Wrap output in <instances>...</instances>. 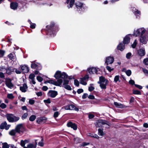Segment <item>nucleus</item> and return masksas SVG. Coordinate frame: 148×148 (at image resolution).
<instances>
[{"instance_id":"1","label":"nucleus","mask_w":148,"mask_h":148,"mask_svg":"<svg viewBox=\"0 0 148 148\" xmlns=\"http://www.w3.org/2000/svg\"><path fill=\"white\" fill-rule=\"evenodd\" d=\"M59 28L58 25L55 22L51 21L49 24L46 26V28L42 29L41 32L45 31L46 35L51 37H54L56 34V32L58 31Z\"/></svg>"},{"instance_id":"2","label":"nucleus","mask_w":148,"mask_h":148,"mask_svg":"<svg viewBox=\"0 0 148 148\" xmlns=\"http://www.w3.org/2000/svg\"><path fill=\"white\" fill-rule=\"evenodd\" d=\"M132 36V34H129L125 36L123 40V43H120L117 46V48L118 50L121 51H123L125 48V44H127L130 42V36Z\"/></svg>"},{"instance_id":"3","label":"nucleus","mask_w":148,"mask_h":148,"mask_svg":"<svg viewBox=\"0 0 148 148\" xmlns=\"http://www.w3.org/2000/svg\"><path fill=\"white\" fill-rule=\"evenodd\" d=\"M98 83L100 84V86L101 88L105 89L106 85L108 83V81L104 77L101 76L99 77V81L98 82Z\"/></svg>"},{"instance_id":"4","label":"nucleus","mask_w":148,"mask_h":148,"mask_svg":"<svg viewBox=\"0 0 148 148\" xmlns=\"http://www.w3.org/2000/svg\"><path fill=\"white\" fill-rule=\"evenodd\" d=\"M146 30L145 29L143 28H141L138 29L136 30H134V33L132 35V36H133L136 37H138L140 36L141 35H143L145 32Z\"/></svg>"},{"instance_id":"5","label":"nucleus","mask_w":148,"mask_h":148,"mask_svg":"<svg viewBox=\"0 0 148 148\" xmlns=\"http://www.w3.org/2000/svg\"><path fill=\"white\" fill-rule=\"evenodd\" d=\"M18 62L17 60L15 54L14 52L10 53V64L11 65H17Z\"/></svg>"},{"instance_id":"6","label":"nucleus","mask_w":148,"mask_h":148,"mask_svg":"<svg viewBox=\"0 0 148 148\" xmlns=\"http://www.w3.org/2000/svg\"><path fill=\"white\" fill-rule=\"evenodd\" d=\"M140 42L143 44H146L148 40L147 35L145 34L140 35Z\"/></svg>"},{"instance_id":"7","label":"nucleus","mask_w":148,"mask_h":148,"mask_svg":"<svg viewBox=\"0 0 148 148\" xmlns=\"http://www.w3.org/2000/svg\"><path fill=\"white\" fill-rule=\"evenodd\" d=\"M107 121L101 119L97 121L96 123L95 126L97 127H101L103 125L107 124Z\"/></svg>"},{"instance_id":"8","label":"nucleus","mask_w":148,"mask_h":148,"mask_svg":"<svg viewBox=\"0 0 148 148\" xmlns=\"http://www.w3.org/2000/svg\"><path fill=\"white\" fill-rule=\"evenodd\" d=\"M114 58L113 56H109L106 58L105 63L106 65L112 64L114 62Z\"/></svg>"},{"instance_id":"9","label":"nucleus","mask_w":148,"mask_h":148,"mask_svg":"<svg viewBox=\"0 0 148 148\" xmlns=\"http://www.w3.org/2000/svg\"><path fill=\"white\" fill-rule=\"evenodd\" d=\"M69 83V80L64 79V80L62 86L66 89L70 90H72V88L69 85H68Z\"/></svg>"},{"instance_id":"10","label":"nucleus","mask_w":148,"mask_h":148,"mask_svg":"<svg viewBox=\"0 0 148 148\" xmlns=\"http://www.w3.org/2000/svg\"><path fill=\"white\" fill-rule=\"evenodd\" d=\"M58 95V92L55 90H50L47 93L48 96L52 98L55 97Z\"/></svg>"},{"instance_id":"11","label":"nucleus","mask_w":148,"mask_h":148,"mask_svg":"<svg viewBox=\"0 0 148 148\" xmlns=\"http://www.w3.org/2000/svg\"><path fill=\"white\" fill-rule=\"evenodd\" d=\"M75 5L76 7L77 8L78 11H81L82 10V8L83 7L84 4L79 1L76 2Z\"/></svg>"},{"instance_id":"12","label":"nucleus","mask_w":148,"mask_h":148,"mask_svg":"<svg viewBox=\"0 0 148 148\" xmlns=\"http://www.w3.org/2000/svg\"><path fill=\"white\" fill-rule=\"evenodd\" d=\"M18 6V3L16 2H12L10 4V8L14 10L17 9Z\"/></svg>"},{"instance_id":"13","label":"nucleus","mask_w":148,"mask_h":148,"mask_svg":"<svg viewBox=\"0 0 148 148\" xmlns=\"http://www.w3.org/2000/svg\"><path fill=\"white\" fill-rule=\"evenodd\" d=\"M132 10L134 14L136 16V18H139L140 15L141 14L140 11L138 9L135 8H134Z\"/></svg>"},{"instance_id":"14","label":"nucleus","mask_w":148,"mask_h":148,"mask_svg":"<svg viewBox=\"0 0 148 148\" xmlns=\"http://www.w3.org/2000/svg\"><path fill=\"white\" fill-rule=\"evenodd\" d=\"M67 126L69 127H71L75 130L77 129V125L75 123H72L71 122H69L67 124Z\"/></svg>"},{"instance_id":"15","label":"nucleus","mask_w":148,"mask_h":148,"mask_svg":"<svg viewBox=\"0 0 148 148\" xmlns=\"http://www.w3.org/2000/svg\"><path fill=\"white\" fill-rule=\"evenodd\" d=\"M7 123L6 122H4L1 124L0 125V129H3L5 128L6 130H8L9 128V126L8 125L7 126Z\"/></svg>"},{"instance_id":"16","label":"nucleus","mask_w":148,"mask_h":148,"mask_svg":"<svg viewBox=\"0 0 148 148\" xmlns=\"http://www.w3.org/2000/svg\"><path fill=\"white\" fill-rule=\"evenodd\" d=\"M21 69L23 73H27L29 71L28 67L26 65H22L21 67Z\"/></svg>"},{"instance_id":"17","label":"nucleus","mask_w":148,"mask_h":148,"mask_svg":"<svg viewBox=\"0 0 148 148\" xmlns=\"http://www.w3.org/2000/svg\"><path fill=\"white\" fill-rule=\"evenodd\" d=\"M12 114H10V122H16L19 119V118L18 117H16L15 116H11Z\"/></svg>"},{"instance_id":"18","label":"nucleus","mask_w":148,"mask_h":148,"mask_svg":"<svg viewBox=\"0 0 148 148\" xmlns=\"http://www.w3.org/2000/svg\"><path fill=\"white\" fill-rule=\"evenodd\" d=\"M138 54L140 56H143L145 55V49H140L138 51Z\"/></svg>"},{"instance_id":"19","label":"nucleus","mask_w":148,"mask_h":148,"mask_svg":"<svg viewBox=\"0 0 148 148\" xmlns=\"http://www.w3.org/2000/svg\"><path fill=\"white\" fill-rule=\"evenodd\" d=\"M88 73L90 74L96 73L97 71V69L94 67L90 68L87 69Z\"/></svg>"},{"instance_id":"20","label":"nucleus","mask_w":148,"mask_h":148,"mask_svg":"<svg viewBox=\"0 0 148 148\" xmlns=\"http://www.w3.org/2000/svg\"><path fill=\"white\" fill-rule=\"evenodd\" d=\"M35 75L33 74H30L29 76V78L31 80L30 82H32L34 84H36V82L35 81Z\"/></svg>"},{"instance_id":"21","label":"nucleus","mask_w":148,"mask_h":148,"mask_svg":"<svg viewBox=\"0 0 148 148\" xmlns=\"http://www.w3.org/2000/svg\"><path fill=\"white\" fill-rule=\"evenodd\" d=\"M27 88V84H24L22 86H21L20 88V90L23 92H25L26 91Z\"/></svg>"},{"instance_id":"22","label":"nucleus","mask_w":148,"mask_h":148,"mask_svg":"<svg viewBox=\"0 0 148 148\" xmlns=\"http://www.w3.org/2000/svg\"><path fill=\"white\" fill-rule=\"evenodd\" d=\"M114 104L116 107L117 108H123L127 107L117 102H114Z\"/></svg>"},{"instance_id":"23","label":"nucleus","mask_w":148,"mask_h":148,"mask_svg":"<svg viewBox=\"0 0 148 148\" xmlns=\"http://www.w3.org/2000/svg\"><path fill=\"white\" fill-rule=\"evenodd\" d=\"M23 128V125L22 124H19L16 126L15 130L17 132L20 133L21 132L20 130Z\"/></svg>"},{"instance_id":"24","label":"nucleus","mask_w":148,"mask_h":148,"mask_svg":"<svg viewBox=\"0 0 148 148\" xmlns=\"http://www.w3.org/2000/svg\"><path fill=\"white\" fill-rule=\"evenodd\" d=\"M62 74L61 72L60 71H57L55 73L54 77L56 79H58L61 77Z\"/></svg>"},{"instance_id":"25","label":"nucleus","mask_w":148,"mask_h":148,"mask_svg":"<svg viewBox=\"0 0 148 148\" xmlns=\"http://www.w3.org/2000/svg\"><path fill=\"white\" fill-rule=\"evenodd\" d=\"M37 144V142H36V140L35 141V145L33 144L29 143L27 145V147H24V148H36Z\"/></svg>"},{"instance_id":"26","label":"nucleus","mask_w":148,"mask_h":148,"mask_svg":"<svg viewBox=\"0 0 148 148\" xmlns=\"http://www.w3.org/2000/svg\"><path fill=\"white\" fill-rule=\"evenodd\" d=\"M55 85L61 86L62 83V79H58L57 81H56Z\"/></svg>"},{"instance_id":"27","label":"nucleus","mask_w":148,"mask_h":148,"mask_svg":"<svg viewBox=\"0 0 148 148\" xmlns=\"http://www.w3.org/2000/svg\"><path fill=\"white\" fill-rule=\"evenodd\" d=\"M70 105V110H75L76 111H78L79 109L78 108L75 107V106L71 104Z\"/></svg>"},{"instance_id":"28","label":"nucleus","mask_w":148,"mask_h":148,"mask_svg":"<svg viewBox=\"0 0 148 148\" xmlns=\"http://www.w3.org/2000/svg\"><path fill=\"white\" fill-rule=\"evenodd\" d=\"M5 53V51L0 49V58L3 57Z\"/></svg>"},{"instance_id":"29","label":"nucleus","mask_w":148,"mask_h":148,"mask_svg":"<svg viewBox=\"0 0 148 148\" xmlns=\"http://www.w3.org/2000/svg\"><path fill=\"white\" fill-rule=\"evenodd\" d=\"M67 75L64 72L62 73L61 77L62 79H66L67 77Z\"/></svg>"},{"instance_id":"30","label":"nucleus","mask_w":148,"mask_h":148,"mask_svg":"<svg viewBox=\"0 0 148 148\" xmlns=\"http://www.w3.org/2000/svg\"><path fill=\"white\" fill-rule=\"evenodd\" d=\"M36 116L35 115H32L29 118V120L30 121H34L35 119H36Z\"/></svg>"},{"instance_id":"31","label":"nucleus","mask_w":148,"mask_h":148,"mask_svg":"<svg viewBox=\"0 0 148 148\" xmlns=\"http://www.w3.org/2000/svg\"><path fill=\"white\" fill-rule=\"evenodd\" d=\"M98 134L100 136H103V130L102 129H99L98 130Z\"/></svg>"},{"instance_id":"32","label":"nucleus","mask_w":148,"mask_h":148,"mask_svg":"<svg viewBox=\"0 0 148 148\" xmlns=\"http://www.w3.org/2000/svg\"><path fill=\"white\" fill-rule=\"evenodd\" d=\"M2 148H9V146L6 143H2Z\"/></svg>"},{"instance_id":"33","label":"nucleus","mask_w":148,"mask_h":148,"mask_svg":"<svg viewBox=\"0 0 148 148\" xmlns=\"http://www.w3.org/2000/svg\"><path fill=\"white\" fill-rule=\"evenodd\" d=\"M133 93L135 95H141V92L140 91L138 90H133Z\"/></svg>"},{"instance_id":"34","label":"nucleus","mask_w":148,"mask_h":148,"mask_svg":"<svg viewBox=\"0 0 148 148\" xmlns=\"http://www.w3.org/2000/svg\"><path fill=\"white\" fill-rule=\"evenodd\" d=\"M47 82L48 83H49L50 84H51L54 85H55V84L56 83V81L54 80L51 79L48 81H47Z\"/></svg>"},{"instance_id":"35","label":"nucleus","mask_w":148,"mask_h":148,"mask_svg":"<svg viewBox=\"0 0 148 148\" xmlns=\"http://www.w3.org/2000/svg\"><path fill=\"white\" fill-rule=\"evenodd\" d=\"M119 75H116V76L114 78V81L115 82H117V81H119L120 82V81L119 80Z\"/></svg>"},{"instance_id":"36","label":"nucleus","mask_w":148,"mask_h":148,"mask_svg":"<svg viewBox=\"0 0 148 148\" xmlns=\"http://www.w3.org/2000/svg\"><path fill=\"white\" fill-rule=\"evenodd\" d=\"M75 0H71L69 3L70 8H72L75 3Z\"/></svg>"},{"instance_id":"37","label":"nucleus","mask_w":148,"mask_h":148,"mask_svg":"<svg viewBox=\"0 0 148 148\" xmlns=\"http://www.w3.org/2000/svg\"><path fill=\"white\" fill-rule=\"evenodd\" d=\"M84 80H85L83 79L82 78H81L80 80V83L83 85H86L87 84V83L86 82L84 81Z\"/></svg>"},{"instance_id":"38","label":"nucleus","mask_w":148,"mask_h":148,"mask_svg":"<svg viewBox=\"0 0 148 148\" xmlns=\"http://www.w3.org/2000/svg\"><path fill=\"white\" fill-rule=\"evenodd\" d=\"M137 44V41L136 40H135L133 44L132 45V47L133 48H135L136 47Z\"/></svg>"},{"instance_id":"39","label":"nucleus","mask_w":148,"mask_h":148,"mask_svg":"<svg viewBox=\"0 0 148 148\" xmlns=\"http://www.w3.org/2000/svg\"><path fill=\"white\" fill-rule=\"evenodd\" d=\"M106 69L109 72H111L114 69L113 68L109 66H106Z\"/></svg>"},{"instance_id":"40","label":"nucleus","mask_w":148,"mask_h":148,"mask_svg":"<svg viewBox=\"0 0 148 148\" xmlns=\"http://www.w3.org/2000/svg\"><path fill=\"white\" fill-rule=\"evenodd\" d=\"M5 84L8 88H9V79L7 78L5 80Z\"/></svg>"},{"instance_id":"41","label":"nucleus","mask_w":148,"mask_h":148,"mask_svg":"<svg viewBox=\"0 0 148 148\" xmlns=\"http://www.w3.org/2000/svg\"><path fill=\"white\" fill-rule=\"evenodd\" d=\"M143 63L145 65H148V58L144 59L143 60Z\"/></svg>"},{"instance_id":"42","label":"nucleus","mask_w":148,"mask_h":148,"mask_svg":"<svg viewBox=\"0 0 148 148\" xmlns=\"http://www.w3.org/2000/svg\"><path fill=\"white\" fill-rule=\"evenodd\" d=\"M28 114L27 113L24 114L22 117V119H24L27 118L28 116Z\"/></svg>"},{"instance_id":"43","label":"nucleus","mask_w":148,"mask_h":148,"mask_svg":"<svg viewBox=\"0 0 148 148\" xmlns=\"http://www.w3.org/2000/svg\"><path fill=\"white\" fill-rule=\"evenodd\" d=\"M25 142H24V140H21V141L20 142V145H21L24 148V147H25Z\"/></svg>"},{"instance_id":"44","label":"nucleus","mask_w":148,"mask_h":148,"mask_svg":"<svg viewBox=\"0 0 148 148\" xmlns=\"http://www.w3.org/2000/svg\"><path fill=\"white\" fill-rule=\"evenodd\" d=\"M125 72L127 75L128 76H129L131 75L132 73L131 71L130 70H128L125 71Z\"/></svg>"},{"instance_id":"45","label":"nucleus","mask_w":148,"mask_h":148,"mask_svg":"<svg viewBox=\"0 0 148 148\" xmlns=\"http://www.w3.org/2000/svg\"><path fill=\"white\" fill-rule=\"evenodd\" d=\"M37 79L40 82H41L43 80V78L40 76H37L36 77Z\"/></svg>"},{"instance_id":"46","label":"nucleus","mask_w":148,"mask_h":148,"mask_svg":"<svg viewBox=\"0 0 148 148\" xmlns=\"http://www.w3.org/2000/svg\"><path fill=\"white\" fill-rule=\"evenodd\" d=\"M132 54L130 52L127 53L126 55V58L127 59H130L131 56Z\"/></svg>"},{"instance_id":"47","label":"nucleus","mask_w":148,"mask_h":148,"mask_svg":"<svg viewBox=\"0 0 148 148\" xmlns=\"http://www.w3.org/2000/svg\"><path fill=\"white\" fill-rule=\"evenodd\" d=\"M16 130H12L10 132V134L12 136L16 134Z\"/></svg>"},{"instance_id":"48","label":"nucleus","mask_w":148,"mask_h":148,"mask_svg":"<svg viewBox=\"0 0 148 148\" xmlns=\"http://www.w3.org/2000/svg\"><path fill=\"white\" fill-rule=\"evenodd\" d=\"M143 71L146 75L148 76V71L145 69H143Z\"/></svg>"},{"instance_id":"49","label":"nucleus","mask_w":148,"mask_h":148,"mask_svg":"<svg viewBox=\"0 0 148 148\" xmlns=\"http://www.w3.org/2000/svg\"><path fill=\"white\" fill-rule=\"evenodd\" d=\"M31 65H40L39 63L36 62V60L31 62Z\"/></svg>"},{"instance_id":"50","label":"nucleus","mask_w":148,"mask_h":148,"mask_svg":"<svg viewBox=\"0 0 148 148\" xmlns=\"http://www.w3.org/2000/svg\"><path fill=\"white\" fill-rule=\"evenodd\" d=\"M39 65H31V67L32 68H33L35 66V68H37V69L39 70H40L41 69V68H42V67H41V66H40L39 67V68L38 69V66H39Z\"/></svg>"},{"instance_id":"51","label":"nucleus","mask_w":148,"mask_h":148,"mask_svg":"<svg viewBox=\"0 0 148 148\" xmlns=\"http://www.w3.org/2000/svg\"><path fill=\"white\" fill-rule=\"evenodd\" d=\"M36 24L35 23H32L30 24V27L32 29H34L36 27Z\"/></svg>"},{"instance_id":"52","label":"nucleus","mask_w":148,"mask_h":148,"mask_svg":"<svg viewBox=\"0 0 148 148\" xmlns=\"http://www.w3.org/2000/svg\"><path fill=\"white\" fill-rule=\"evenodd\" d=\"M0 107L2 109H4L6 108V105L4 103H1L0 105Z\"/></svg>"},{"instance_id":"53","label":"nucleus","mask_w":148,"mask_h":148,"mask_svg":"<svg viewBox=\"0 0 148 148\" xmlns=\"http://www.w3.org/2000/svg\"><path fill=\"white\" fill-rule=\"evenodd\" d=\"M59 115V112H54L53 116L55 118L57 117Z\"/></svg>"},{"instance_id":"54","label":"nucleus","mask_w":148,"mask_h":148,"mask_svg":"<svg viewBox=\"0 0 148 148\" xmlns=\"http://www.w3.org/2000/svg\"><path fill=\"white\" fill-rule=\"evenodd\" d=\"M74 84L77 86H79V82L78 80L76 79L74 80Z\"/></svg>"},{"instance_id":"55","label":"nucleus","mask_w":148,"mask_h":148,"mask_svg":"<svg viewBox=\"0 0 148 148\" xmlns=\"http://www.w3.org/2000/svg\"><path fill=\"white\" fill-rule=\"evenodd\" d=\"M89 78V77L88 75H86L84 77L82 78L84 80H88Z\"/></svg>"},{"instance_id":"56","label":"nucleus","mask_w":148,"mask_h":148,"mask_svg":"<svg viewBox=\"0 0 148 148\" xmlns=\"http://www.w3.org/2000/svg\"><path fill=\"white\" fill-rule=\"evenodd\" d=\"M64 108L66 110H70V105H68L67 106H66L64 107Z\"/></svg>"},{"instance_id":"57","label":"nucleus","mask_w":148,"mask_h":148,"mask_svg":"<svg viewBox=\"0 0 148 148\" xmlns=\"http://www.w3.org/2000/svg\"><path fill=\"white\" fill-rule=\"evenodd\" d=\"M74 140L76 142V143H79L80 141V139L78 137L75 138Z\"/></svg>"},{"instance_id":"58","label":"nucleus","mask_w":148,"mask_h":148,"mask_svg":"<svg viewBox=\"0 0 148 148\" xmlns=\"http://www.w3.org/2000/svg\"><path fill=\"white\" fill-rule=\"evenodd\" d=\"M29 103L30 104L32 105L34 103V101L33 100L30 99L29 101Z\"/></svg>"},{"instance_id":"59","label":"nucleus","mask_w":148,"mask_h":148,"mask_svg":"<svg viewBox=\"0 0 148 148\" xmlns=\"http://www.w3.org/2000/svg\"><path fill=\"white\" fill-rule=\"evenodd\" d=\"M77 92L78 93L80 94L83 92V90L82 89H79L77 90Z\"/></svg>"},{"instance_id":"60","label":"nucleus","mask_w":148,"mask_h":148,"mask_svg":"<svg viewBox=\"0 0 148 148\" xmlns=\"http://www.w3.org/2000/svg\"><path fill=\"white\" fill-rule=\"evenodd\" d=\"M129 83L130 84L133 85L134 84H135V82L134 80H130L129 81Z\"/></svg>"},{"instance_id":"61","label":"nucleus","mask_w":148,"mask_h":148,"mask_svg":"<svg viewBox=\"0 0 148 148\" xmlns=\"http://www.w3.org/2000/svg\"><path fill=\"white\" fill-rule=\"evenodd\" d=\"M95 88L91 86L88 88V90L90 91H91L93 90Z\"/></svg>"},{"instance_id":"62","label":"nucleus","mask_w":148,"mask_h":148,"mask_svg":"<svg viewBox=\"0 0 148 148\" xmlns=\"http://www.w3.org/2000/svg\"><path fill=\"white\" fill-rule=\"evenodd\" d=\"M134 85L137 88H138L139 89H142L143 88L142 86L140 85H137V84H134Z\"/></svg>"},{"instance_id":"63","label":"nucleus","mask_w":148,"mask_h":148,"mask_svg":"<svg viewBox=\"0 0 148 148\" xmlns=\"http://www.w3.org/2000/svg\"><path fill=\"white\" fill-rule=\"evenodd\" d=\"M44 102L45 103H51L50 100L49 99L44 100Z\"/></svg>"},{"instance_id":"64","label":"nucleus","mask_w":148,"mask_h":148,"mask_svg":"<svg viewBox=\"0 0 148 148\" xmlns=\"http://www.w3.org/2000/svg\"><path fill=\"white\" fill-rule=\"evenodd\" d=\"M15 71V72L17 74H19L21 73V71L17 69H14Z\"/></svg>"}]
</instances>
